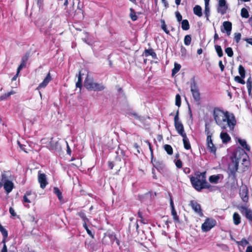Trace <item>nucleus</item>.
I'll list each match as a JSON object with an SVG mask.
<instances>
[{
	"instance_id": "nucleus-1",
	"label": "nucleus",
	"mask_w": 252,
	"mask_h": 252,
	"mask_svg": "<svg viewBox=\"0 0 252 252\" xmlns=\"http://www.w3.org/2000/svg\"><path fill=\"white\" fill-rule=\"evenodd\" d=\"M213 115L216 123L221 129L225 130L228 126L230 131L234 130L236 120L233 114H230L227 111H224L220 107H215Z\"/></svg>"
},
{
	"instance_id": "nucleus-2",
	"label": "nucleus",
	"mask_w": 252,
	"mask_h": 252,
	"mask_svg": "<svg viewBox=\"0 0 252 252\" xmlns=\"http://www.w3.org/2000/svg\"><path fill=\"white\" fill-rule=\"evenodd\" d=\"M192 187L197 191H200L203 189L212 190L213 187L207 182L206 179V172H201L196 171L194 176H189Z\"/></svg>"
},
{
	"instance_id": "nucleus-3",
	"label": "nucleus",
	"mask_w": 252,
	"mask_h": 252,
	"mask_svg": "<svg viewBox=\"0 0 252 252\" xmlns=\"http://www.w3.org/2000/svg\"><path fill=\"white\" fill-rule=\"evenodd\" d=\"M84 86L88 90L96 92L102 91L105 88L102 83L94 82L93 78L90 77L88 75L85 79Z\"/></svg>"
},
{
	"instance_id": "nucleus-4",
	"label": "nucleus",
	"mask_w": 252,
	"mask_h": 252,
	"mask_svg": "<svg viewBox=\"0 0 252 252\" xmlns=\"http://www.w3.org/2000/svg\"><path fill=\"white\" fill-rule=\"evenodd\" d=\"M179 109H178L176 112V114L174 119V126L178 133L183 136L185 135H186V133L185 131L183 125L181 122L179 121Z\"/></svg>"
},
{
	"instance_id": "nucleus-5",
	"label": "nucleus",
	"mask_w": 252,
	"mask_h": 252,
	"mask_svg": "<svg viewBox=\"0 0 252 252\" xmlns=\"http://www.w3.org/2000/svg\"><path fill=\"white\" fill-rule=\"evenodd\" d=\"M216 220L212 218H207L201 225V229L203 232H208L216 225Z\"/></svg>"
},
{
	"instance_id": "nucleus-6",
	"label": "nucleus",
	"mask_w": 252,
	"mask_h": 252,
	"mask_svg": "<svg viewBox=\"0 0 252 252\" xmlns=\"http://www.w3.org/2000/svg\"><path fill=\"white\" fill-rule=\"evenodd\" d=\"M190 91L194 100L196 102H198L200 100V93L199 92L196 83L194 80L191 83Z\"/></svg>"
},
{
	"instance_id": "nucleus-7",
	"label": "nucleus",
	"mask_w": 252,
	"mask_h": 252,
	"mask_svg": "<svg viewBox=\"0 0 252 252\" xmlns=\"http://www.w3.org/2000/svg\"><path fill=\"white\" fill-rule=\"evenodd\" d=\"M189 205L191 208L194 212L197 214L199 217H202L203 216V213L201 206L196 201L191 200L189 201Z\"/></svg>"
},
{
	"instance_id": "nucleus-8",
	"label": "nucleus",
	"mask_w": 252,
	"mask_h": 252,
	"mask_svg": "<svg viewBox=\"0 0 252 252\" xmlns=\"http://www.w3.org/2000/svg\"><path fill=\"white\" fill-rule=\"evenodd\" d=\"M38 181L40 184V188L42 189H45L48 184L46 175L44 173H41L39 172L38 174Z\"/></svg>"
},
{
	"instance_id": "nucleus-9",
	"label": "nucleus",
	"mask_w": 252,
	"mask_h": 252,
	"mask_svg": "<svg viewBox=\"0 0 252 252\" xmlns=\"http://www.w3.org/2000/svg\"><path fill=\"white\" fill-rule=\"evenodd\" d=\"M106 237L109 238L111 244H113L114 242L116 241L117 245H120V241L118 240L116 235L114 232H107V233L105 234V236L103 239Z\"/></svg>"
},
{
	"instance_id": "nucleus-10",
	"label": "nucleus",
	"mask_w": 252,
	"mask_h": 252,
	"mask_svg": "<svg viewBox=\"0 0 252 252\" xmlns=\"http://www.w3.org/2000/svg\"><path fill=\"white\" fill-rule=\"evenodd\" d=\"M52 77L50 74V72H49L46 77L44 79L43 81L39 84L38 86L37 87L36 90H40L42 88H45L49 83L51 81Z\"/></svg>"
},
{
	"instance_id": "nucleus-11",
	"label": "nucleus",
	"mask_w": 252,
	"mask_h": 252,
	"mask_svg": "<svg viewBox=\"0 0 252 252\" xmlns=\"http://www.w3.org/2000/svg\"><path fill=\"white\" fill-rule=\"evenodd\" d=\"M223 29H221V31L222 32H226L228 35H229L231 33L232 30V23L229 21H224L223 22Z\"/></svg>"
},
{
	"instance_id": "nucleus-12",
	"label": "nucleus",
	"mask_w": 252,
	"mask_h": 252,
	"mask_svg": "<svg viewBox=\"0 0 252 252\" xmlns=\"http://www.w3.org/2000/svg\"><path fill=\"white\" fill-rule=\"evenodd\" d=\"M228 7L226 3L225 0H219L218 12H220L221 14L225 13Z\"/></svg>"
},
{
	"instance_id": "nucleus-13",
	"label": "nucleus",
	"mask_w": 252,
	"mask_h": 252,
	"mask_svg": "<svg viewBox=\"0 0 252 252\" xmlns=\"http://www.w3.org/2000/svg\"><path fill=\"white\" fill-rule=\"evenodd\" d=\"M239 209L241 212L244 211L246 218L250 220H252V211L251 210L244 206H240Z\"/></svg>"
},
{
	"instance_id": "nucleus-14",
	"label": "nucleus",
	"mask_w": 252,
	"mask_h": 252,
	"mask_svg": "<svg viewBox=\"0 0 252 252\" xmlns=\"http://www.w3.org/2000/svg\"><path fill=\"white\" fill-rule=\"evenodd\" d=\"M207 141V148L209 152L216 155L217 148L215 145L213 144L212 139L206 140Z\"/></svg>"
},
{
	"instance_id": "nucleus-15",
	"label": "nucleus",
	"mask_w": 252,
	"mask_h": 252,
	"mask_svg": "<svg viewBox=\"0 0 252 252\" xmlns=\"http://www.w3.org/2000/svg\"><path fill=\"white\" fill-rule=\"evenodd\" d=\"M4 189L7 193L10 192L14 188V184L12 181L7 180L4 183Z\"/></svg>"
},
{
	"instance_id": "nucleus-16",
	"label": "nucleus",
	"mask_w": 252,
	"mask_h": 252,
	"mask_svg": "<svg viewBox=\"0 0 252 252\" xmlns=\"http://www.w3.org/2000/svg\"><path fill=\"white\" fill-rule=\"evenodd\" d=\"M50 149L52 150H58L60 148V143L58 141H56L52 137L49 143Z\"/></svg>"
},
{
	"instance_id": "nucleus-17",
	"label": "nucleus",
	"mask_w": 252,
	"mask_h": 252,
	"mask_svg": "<svg viewBox=\"0 0 252 252\" xmlns=\"http://www.w3.org/2000/svg\"><path fill=\"white\" fill-rule=\"evenodd\" d=\"M240 196L244 202H247L249 200L248 191L247 189H243L240 191Z\"/></svg>"
},
{
	"instance_id": "nucleus-18",
	"label": "nucleus",
	"mask_w": 252,
	"mask_h": 252,
	"mask_svg": "<svg viewBox=\"0 0 252 252\" xmlns=\"http://www.w3.org/2000/svg\"><path fill=\"white\" fill-rule=\"evenodd\" d=\"M145 57H148L149 56H152L153 59H157V56L156 53L154 51V50L152 48H150L149 49H145L143 53Z\"/></svg>"
},
{
	"instance_id": "nucleus-19",
	"label": "nucleus",
	"mask_w": 252,
	"mask_h": 252,
	"mask_svg": "<svg viewBox=\"0 0 252 252\" xmlns=\"http://www.w3.org/2000/svg\"><path fill=\"white\" fill-rule=\"evenodd\" d=\"M220 138L223 143H227L231 140V137L226 132H221L220 134Z\"/></svg>"
},
{
	"instance_id": "nucleus-20",
	"label": "nucleus",
	"mask_w": 252,
	"mask_h": 252,
	"mask_svg": "<svg viewBox=\"0 0 252 252\" xmlns=\"http://www.w3.org/2000/svg\"><path fill=\"white\" fill-rule=\"evenodd\" d=\"M182 137L184 148L187 150H190L191 149V145L187 134L183 136Z\"/></svg>"
},
{
	"instance_id": "nucleus-21",
	"label": "nucleus",
	"mask_w": 252,
	"mask_h": 252,
	"mask_svg": "<svg viewBox=\"0 0 252 252\" xmlns=\"http://www.w3.org/2000/svg\"><path fill=\"white\" fill-rule=\"evenodd\" d=\"M221 176L222 177L220 174L211 175L209 177V181L211 183L218 184Z\"/></svg>"
},
{
	"instance_id": "nucleus-22",
	"label": "nucleus",
	"mask_w": 252,
	"mask_h": 252,
	"mask_svg": "<svg viewBox=\"0 0 252 252\" xmlns=\"http://www.w3.org/2000/svg\"><path fill=\"white\" fill-rule=\"evenodd\" d=\"M236 159L234 163L233 167L230 169V172L234 177H236V172L238 169V166H239V161Z\"/></svg>"
},
{
	"instance_id": "nucleus-23",
	"label": "nucleus",
	"mask_w": 252,
	"mask_h": 252,
	"mask_svg": "<svg viewBox=\"0 0 252 252\" xmlns=\"http://www.w3.org/2000/svg\"><path fill=\"white\" fill-rule=\"evenodd\" d=\"M16 93L13 90L5 93L0 96V101H4L7 99L11 95L15 94Z\"/></svg>"
},
{
	"instance_id": "nucleus-24",
	"label": "nucleus",
	"mask_w": 252,
	"mask_h": 252,
	"mask_svg": "<svg viewBox=\"0 0 252 252\" xmlns=\"http://www.w3.org/2000/svg\"><path fill=\"white\" fill-rule=\"evenodd\" d=\"M32 194L31 191H27L23 196V202L24 203H30L32 202V198L30 196Z\"/></svg>"
},
{
	"instance_id": "nucleus-25",
	"label": "nucleus",
	"mask_w": 252,
	"mask_h": 252,
	"mask_svg": "<svg viewBox=\"0 0 252 252\" xmlns=\"http://www.w3.org/2000/svg\"><path fill=\"white\" fill-rule=\"evenodd\" d=\"M241 217L239 214L237 212H235L233 215V220L234 224L236 225L239 224L241 221Z\"/></svg>"
},
{
	"instance_id": "nucleus-26",
	"label": "nucleus",
	"mask_w": 252,
	"mask_h": 252,
	"mask_svg": "<svg viewBox=\"0 0 252 252\" xmlns=\"http://www.w3.org/2000/svg\"><path fill=\"white\" fill-rule=\"evenodd\" d=\"M153 165L154 167L156 168L159 171L160 170H162L163 168V164L162 162L159 161H157L156 159L154 160L153 159Z\"/></svg>"
},
{
	"instance_id": "nucleus-27",
	"label": "nucleus",
	"mask_w": 252,
	"mask_h": 252,
	"mask_svg": "<svg viewBox=\"0 0 252 252\" xmlns=\"http://www.w3.org/2000/svg\"><path fill=\"white\" fill-rule=\"evenodd\" d=\"M193 13L195 15L198 16V17H201L202 16V8L200 5H195L193 9Z\"/></svg>"
},
{
	"instance_id": "nucleus-28",
	"label": "nucleus",
	"mask_w": 252,
	"mask_h": 252,
	"mask_svg": "<svg viewBox=\"0 0 252 252\" xmlns=\"http://www.w3.org/2000/svg\"><path fill=\"white\" fill-rule=\"evenodd\" d=\"M238 142L244 149H246L248 151L250 150V147L247 145V142L245 140L238 138Z\"/></svg>"
},
{
	"instance_id": "nucleus-29",
	"label": "nucleus",
	"mask_w": 252,
	"mask_h": 252,
	"mask_svg": "<svg viewBox=\"0 0 252 252\" xmlns=\"http://www.w3.org/2000/svg\"><path fill=\"white\" fill-rule=\"evenodd\" d=\"M53 192L54 194L57 195L60 201H62L63 200V197L62 195V192L58 188L54 187L53 189Z\"/></svg>"
},
{
	"instance_id": "nucleus-30",
	"label": "nucleus",
	"mask_w": 252,
	"mask_h": 252,
	"mask_svg": "<svg viewBox=\"0 0 252 252\" xmlns=\"http://www.w3.org/2000/svg\"><path fill=\"white\" fill-rule=\"evenodd\" d=\"M134 228L136 229V231L137 233H138L139 225H138L137 222H136L134 224H132L131 223L129 224L128 229L129 233H130L131 232V231H133L134 229Z\"/></svg>"
},
{
	"instance_id": "nucleus-31",
	"label": "nucleus",
	"mask_w": 252,
	"mask_h": 252,
	"mask_svg": "<svg viewBox=\"0 0 252 252\" xmlns=\"http://www.w3.org/2000/svg\"><path fill=\"white\" fill-rule=\"evenodd\" d=\"M182 29L184 31L189 30L190 28L188 20L185 19L182 21Z\"/></svg>"
},
{
	"instance_id": "nucleus-32",
	"label": "nucleus",
	"mask_w": 252,
	"mask_h": 252,
	"mask_svg": "<svg viewBox=\"0 0 252 252\" xmlns=\"http://www.w3.org/2000/svg\"><path fill=\"white\" fill-rule=\"evenodd\" d=\"M247 87L249 94L250 95L252 89V80L251 77H249L247 80Z\"/></svg>"
},
{
	"instance_id": "nucleus-33",
	"label": "nucleus",
	"mask_w": 252,
	"mask_h": 252,
	"mask_svg": "<svg viewBox=\"0 0 252 252\" xmlns=\"http://www.w3.org/2000/svg\"><path fill=\"white\" fill-rule=\"evenodd\" d=\"M215 49L219 57H222L223 55V51L220 45H215Z\"/></svg>"
},
{
	"instance_id": "nucleus-34",
	"label": "nucleus",
	"mask_w": 252,
	"mask_h": 252,
	"mask_svg": "<svg viewBox=\"0 0 252 252\" xmlns=\"http://www.w3.org/2000/svg\"><path fill=\"white\" fill-rule=\"evenodd\" d=\"M130 14L129 16L132 21H136L138 19V17L136 15V13L135 10L132 8H130L129 9Z\"/></svg>"
},
{
	"instance_id": "nucleus-35",
	"label": "nucleus",
	"mask_w": 252,
	"mask_h": 252,
	"mask_svg": "<svg viewBox=\"0 0 252 252\" xmlns=\"http://www.w3.org/2000/svg\"><path fill=\"white\" fill-rule=\"evenodd\" d=\"M164 149L169 155H172L173 153V148L170 145H164Z\"/></svg>"
},
{
	"instance_id": "nucleus-36",
	"label": "nucleus",
	"mask_w": 252,
	"mask_h": 252,
	"mask_svg": "<svg viewBox=\"0 0 252 252\" xmlns=\"http://www.w3.org/2000/svg\"><path fill=\"white\" fill-rule=\"evenodd\" d=\"M77 215L79 216L83 220L84 223L87 222L88 221V219L87 218L85 212L83 211H81L79 212H78Z\"/></svg>"
},
{
	"instance_id": "nucleus-37",
	"label": "nucleus",
	"mask_w": 252,
	"mask_h": 252,
	"mask_svg": "<svg viewBox=\"0 0 252 252\" xmlns=\"http://www.w3.org/2000/svg\"><path fill=\"white\" fill-rule=\"evenodd\" d=\"M181 67V66L180 64L175 63L174 67L172 70V75H174L176 74L180 70Z\"/></svg>"
},
{
	"instance_id": "nucleus-38",
	"label": "nucleus",
	"mask_w": 252,
	"mask_h": 252,
	"mask_svg": "<svg viewBox=\"0 0 252 252\" xmlns=\"http://www.w3.org/2000/svg\"><path fill=\"white\" fill-rule=\"evenodd\" d=\"M238 72H239L240 75L242 78L245 77L246 71H245V70L244 67L241 64L239 65V66L238 67Z\"/></svg>"
},
{
	"instance_id": "nucleus-39",
	"label": "nucleus",
	"mask_w": 252,
	"mask_h": 252,
	"mask_svg": "<svg viewBox=\"0 0 252 252\" xmlns=\"http://www.w3.org/2000/svg\"><path fill=\"white\" fill-rule=\"evenodd\" d=\"M83 227H84V228L86 229L87 233L88 234V235L93 239H94V233H92V231L89 229L88 226H87V222H85L83 223Z\"/></svg>"
},
{
	"instance_id": "nucleus-40",
	"label": "nucleus",
	"mask_w": 252,
	"mask_h": 252,
	"mask_svg": "<svg viewBox=\"0 0 252 252\" xmlns=\"http://www.w3.org/2000/svg\"><path fill=\"white\" fill-rule=\"evenodd\" d=\"M191 41V37L189 34L186 35L184 39V44L186 46H189L190 44Z\"/></svg>"
},
{
	"instance_id": "nucleus-41",
	"label": "nucleus",
	"mask_w": 252,
	"mask_h": 252,
	"mask_svg": "<svg viewBox=\"0 0 252 252\" xmlns=\"http://www.w3.org/2000/svg\"><path fill=\"white\" fill-rule=\"evenodd\" d=\"M241 15L242 17L248 18L249 17V14L247 9L245 8H242L241 10Z\"/></svg>"
},
{
	"instance_id": "nucleus-42",
	"label": "nucleus",
	"mask_w": 252,
	"mask_h": 252,
	"mask_svg": "<svg viewBox=\"0 0 252 252\" xmlns=\"http://www.w3.org/2000/svg\"><path fill=\"white\" fill-rule=\"evenodd\" d=\"M171 215L173 216V220L176 222H179V218L177 215L176 211L175 208L171 210Z\"/></svg>"
},
{
	"instance_id": "nucleus-43",
	"label": "nucleus",
	"mask_w": 252,
	"mask_h": 252,
	"mask_svg": "<svg viewBox=\"0 0 252 252\" xmlns=\"http://www.w3.org/2000/svg\"><path fill=\"white\" fill-rule=\"evenodd\" d=\"M137 215L138 217L140 219V221L141 223L143 224L147 223V220L143 218L142 213L140 211V210L138 211Z\"/></svg>"
},
{
	"instance_id": "nucleus-44",
	"label": "nucleus",
	"mask_w": 252,
	"mask_h": 252,
	"mask_svg": "<svg viewBox=\"0 0 252 252\" xmlns=\"http://www.w3.org/2000/svg\"><path fill=\"white\" fill-rule=\"evenodd\" d=\"M205 132L207 135L206 140L212 139V134L211 133V132L209 130V127L207 126V124L205 125Z\"/></svg>"
},
{
	"instance_id": "nucleus-45",
	"label": "nucleus",
	"mask_w": 252,
	"mask_h": 252,
	"mask_svg": "<svg viewBox=\"0 0 252 252\" xmlns=\"http://www.w3.org/2000/svg\"><path fill=\"white\" fill-rule=\"evenodd\" d=\"M244 78H242L241 76H236L234 77V81L241 84L244 85L245 84V81L244 80Z\"/></svg>"
},
{
	"instance_id": "nucleus-46",
	"label": "nucleus",
	"mask_w": 252,
	"mask_h": 252,
	"mask_svg": "<svg viewBox=\"0 0 252 252\" xmlns=\"http://www.w3.org/2000/svg\"><path fill=\"white\" fill-rule=\"evenodd\" d=\"M225 52L229 57H232L233 56V51L231 47H227L225 49Z\"/></svg>"
},
{
	"instance_id": "nucleus-47",
	"label": "nucleus",
	"mask_w": 252,
	"mask_h": 252,
	"mask_svg": "<svg viewBox=\"0 0 252 252\" xmlns=\"http://www.w3.org/2000/svg\"><path fill=\"white\" fill-rule=\"evenodd\" d=\"M175 104L178 107H180L181 105V98L179 94H177L175 97Z\"/></svg>"
},
{
	"instance_id": "nucleus-48",
	"label": "nucleus",
	"mask_w": 252,
	"mask_h": 252,
	"mask_svg": "<svg viewBox=\"0 0 252 252\" xmlns=\"http://www.w3.org/2000/svg\"><path fill=\"white\" fill-rule=\"evenodd\" d=\"M29 53H26L25 56L22 58L21 61V63H23L24 64H25L26 65V63L29 59Z\"/></svg>"
},
{
	"instance_id": "nucleus-49",
	"label": "nucleus",
	"mask_w": 252,
	"mask_h": 252,
	"mask_svg": "<svg viewBox=\"0 0 252 252\" xmlns=\"http://www.w3.org/2000/svg\"><path fill=\"white\" fill-rule=\"evenodd\" d=\"M241 38V34L239 32H236L234 34V39L237 43H238Z\"/></svg>"
},
{
	"instance_id": "nucleus-50",
	"label": "nucleus",
	"mask_w": 252,
	"mask_h": 252,
	"mask_svg": "<svg viewBox=\"0 0 252 252\" xmlns=\"http://www.w3.org/2000/svg\"><path fill=\"white\" fill-rule=\"evenodd\" d=\"M161 28L166 34H169V31L167 30L166 25L164 20L161 21Z\"/></svg>"
},
{
	"instance_id": "nucleus-51",
	"label": "nucleus",
	"mask_w": 252,
	"mask_h": 252,
	"mask_svg": "<svg viewBox=\"0 0 252 252\" xmlns=\"http://www.w3.org/2000/svg\"><path fill=\"white\" fill-rule=\"evenodd\" d=\"M175 15L178 22L182 21V16L178 11H176Z\"/></svg>"
},
{
	"instance_id": "nucleus-52",
	"label": "nucleus",
	"mask_w": 252,
	"mask_h": 252,
	"mask_svg": "<svg viewBox=\"0 0 252 252\" xmlns=\"http://www.w3.org/2000/svg\"><path fill=\"white\" fill-rule=\"evenodd\" d=\"M175 165L178 168H181L182 167V161L180 159H177L175 161Z\"/></svg>"
},
{
	"instance_id": "nucleus-53",
	"label": "nucleus",
	"mask_w": 252,
	"mask_h": 252,
	"mask_svg": "<svg viewBox=\"0 0 252 252\" xmlns=\"http://www.w3.org/2000/svg\"><path fill=\"white\" fill-rule=\"evenodd\" d=\"M238 244L242 246H245L249 244V242L246 239H242L241 241L238 242Z\"/></svg>"
},
{
	"instance_id": "nucleus-54",
	"label": "nucleus",
	"mask_w": 252,
	"mask_h": 252,
	"mask_svg": "<svg viewBox=\"0 0 252 252\" xmlns=\"http://www.w3.org/2000/svg\"><path fill=\"white\" fill-rule=\"evenodd\" d=\"M204 13H205V16L207 18V19L208 20V18L209 16V14H210V10H209V8L208 6L205 7Z\"/></svg>"
},
{
	"instance_id": "nucleus-55",
	"label": "nucleus",
	"mask_w": 252,
	"mask_h": 252,
	"mask_svg": "<svg viewBox=\"0 0 252 252\" xmlns=\"http://www.w3.org/2000/svg\"><path fill=\"white\" fill-rule=\"evenodd\" d=\"M26 66V65L25 64L20 63V64L18 66L17 69V72H18V73H19L20 71Z\"/></svg>"
},
{
	"instance_id": "nucleus-56",
	"label": "nucleus",
	"mask_w": 252,
	"mask_h": 252,
	"mask_svg": "<svg viewBox=\"0 0 252 252\" xmlns=\"http://www.w3.org/2000/svg\"><path fill=\"white\" fill-rule=\"evenodd\" d=\"M9 211V213L11 214L12 217H14L16 216V213L15 212V211L12 207H10Z\"/></svg>"
},
{
	"instance_id": "nucleus-57",
	"label": "nucleus",
	"mask_w": 252,
	"mask_h": 252,
	"mask_svg": "<svg viewBox=\"0 0 252 252\" xmlns=\"http://www.w3.org/2000/svg\"><path fill=\"white\" fill-rule=\"evenodd\" d=\"M43 0H37V5L39 9L43 7Z\"/></svg>"
},
{
	"instance_id": "nucleus-58",
	"label": "nucleus",
	"mask_w": 252,
	"mask_h": 252,
	"mask_svg": "<svg viewBox=\"0 0 252 252\" xmlns=\"http://www.w3.org/2000/svg\"><path fill=\"white\" fill-rule=\"evenodd\" d=\"M219 65L220 69L221 71V72L223 71L224 69V66L223 65L222 62L221 60L219 61Z\"/></svg>"
},
{
	"instance_id": "nucleus-59",
	"label": "nucleus",
	"mask_w": 252,
	"mask_h": 252,
	"mask_svg": "<svg viewBox=\"0 0 252 252\" xmlns=\"http://www.w3.org/2000/svg\"><path fill=\"white\" fill-rule=\"evenodd\" d=\"M243 39L246 41L248 44L252 45V38H245Z\"/></svg>"
},
{
	"instance_id": "nucleus-60",
	"label": "nucleus",
	"mask_w": 252,
	"mask_h": 252,
	"mask_svg": "<svg viewBox=\"0 0 252 252\" xmlns=\"http://www.w3.org/2000/svg\"><path fill=\"white\" fill-rule=\"evenodd\" d=\"M132 116H133L134 118L137 120H140V117L138 115V114L135 112H132L131 113Z\"/></svg>"
},
{
	"instance_id": "nucleus-61",
	"label": "nucleus",
	"mask_w": 252,
	"mask_h": 252,
	"mask_svg": "<svg viewBox=\"0 0 252 252\" xmlns=\"http://www.w3.org/2000/svg\"><path fill=\"white\" fill-rule=\"evenodd\" d=\"M83 75V74L81 73V71H80L78 73V74L77 75L78 76V81H81L82 82V75Z\"/></svg>"
},
{
	"instance_id": "nucleus-62",
	"label": "nucleus",
	"mask_w": 252,
	"mask_h": 252,
	"mask_svg": "<svg viewBox=\"0 0 252 252\" xmlns=\"http://www.w3.org/2000/svg\"><path fill=\"white\" fill-rule=\"evenodd\" d=\"M184 172L186 174H189L190 172V169L189 167H185L183 169Z\"/></svg>"
},
{
	"instance_id": "nucleus-63",
	"label": "nucleus",
	"mask_w": 252,
	"mask_h": 252,
	"mask_svg": "<svg viewBox=\"0 0 252 252\" xmlns=\"http://www.w3.org/2000/svg\"><path fill=\"white\" fill-rule=\"evenodd\" d=\"M0 252H7V248L6 244H4Z\"/></svg>"
},
{
	"instance_id": "nucleus-64",
	"label": "nucleus",
	"mask_w": 252,
	"mask_h": 252,
	"mask_svg": "<svg viewBox=\"0 0 252 252\" xmlns=\"http://www.w3.org/2000/svg\"><path fill=\"white\" fill-rule=\"evenodd\" d=\"M246 252H252V246H249L247 248Z\"/></svg>"
}]
</instances>
